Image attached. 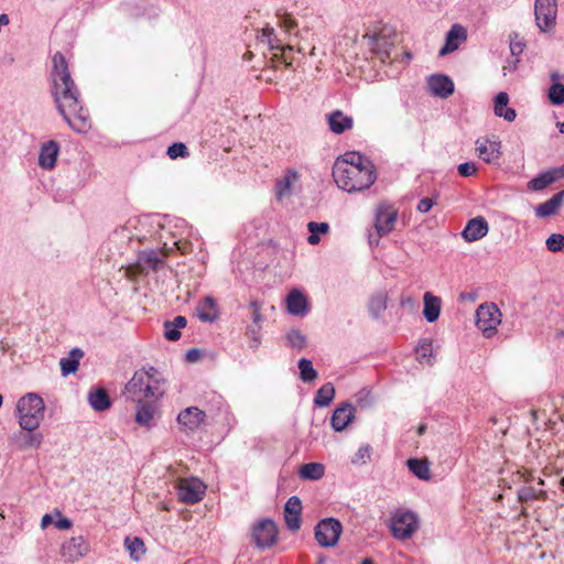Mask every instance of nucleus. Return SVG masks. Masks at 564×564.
<instances>
[{
	"instance_id": "1",
	"label": "nucleus",
	"mask_w": 564,
	"mask_h": 564,
	"mask_svg": "<svg viewBox=\"0 0 564 564\" xmlns=\"http://www.w3.org/2000/svg\"><path fill=\"white\" fill-rule=\"evenodd\" d=\"M52 96L65 122L77 133L91 128L88 110L80 101V93L72 78L65 56L56 52L52 58Z\"/></svg>"
},
{
	"instance_id": "2",
	"label": "nucleus",
	"mask_w": 564,
	"mask_h": 564,
	"mask_svg": "<svg viewBox=\"0 0 564 564\" xmlns=\"http://www.w3.org/2000/svg\"><path fill=\"white\" fill-rule=\"evenodd\" d=\"M164 386L165 378L155 367H143L126 383L123 394L132 402L158 401L165 394Z\"/></svg>"
},
{
	"instance_id": "3",
	"label": "nucleus",
	"mask_w": 564,
	"mask_h": 564,
	"mask_svg": "<svg viewBox=\"0 0 564 564\" xmlns=\"http://www.w3.org/2000/svg\"><path fill=\"white\" fill-rule=\"evenodd\" d=\"M333 177L337 186L348 193L369 188L376 181V170L349 167L345 163H335Z\"/></svg>"
},
{
	"instance_id": "4",
	"label": "nucleus",
	"mask_w": 564,
	"mask_h": 564,
	"mask_svg": "<svg viewBox=\"0 0 564 564\" xmlns=\"http://www.w3.org/2000/svg\"><path fill=\"white\" fill-rule=\"evenodd\" d=\"M45 404L40 394L26 393L17 403L19 424L22 430L31 432L36 430L44 417Z\"/></svg>"
},
{
	"instance_id": "5",
	"label": "nucleus",
	"mask_w": 564,
	"mask_h": 564,
	"mask_svg": "<svg viewBox=\"0 0 564 564\" xmlns=\"http://www.w3.org/2000/svg\"><path fill=\"white\" fill-rule=\"evenodd\" d=\"M500 323L501 312L495 303H482L476 310V326L486 338H491L497 333Z\"/></svg>"
},
{
	"instance_id": "6",
	"label": "nucleus",
	"mask_w": 564,
	"mask_h": 564,
	"mask_svg": "<svg viewBox=\"0 0 564 564\" xmlns=\"http://www.w3.org/2000/svg\"><path fill=\"white\" fill-rule=\"evenodd\" d=\"M419 528V518L412 511H397L391 517L390 529L395 539L406 540Z\"/></svg>"
},
{
	"instance_id": "7",
	"label": "nucleus",
	"mask_w": 564,
	"mask_h": 564,
	"mask_svg": "<svg viewBox=\"0 0 564 564\" xmlns=\"http://www.w3.org/2000/svg\"><path fill=\"white\" fill-rule=\"evenodd\" d=\"M341 531V523L337 519L326 518L315 527V540L321 546L330 547L337 544Z\"/></svg>"
},
{
	"instance_id": "8",
	"label": "nucleus",
	"mask_w": 564,
	"mask_h": 564,
	"mask_svg": "<svg viewBox=\"0 0 564 564\" xmlns=\"http://www.w3.org/2000/svg\"><path fill=\"white\" fill-rule=\"evenodd\" d=\"M557 12L556 0H535L534 14L538 28L547 32L555 24Z\"/></svg>"
},
{
	"instance_id": "9",
	"label": "nucleus",
	"mask_w": 564,
	"mask_h": 564,
	"mask_svg": "<svg viewBox=\"0 0 564 564\" xmlns=\"http://www.w3.org/2000/svg\"><path fill=\"white\" fill-rule=\"evenodd\" d=\"M252 536L258 547H270L278 539L276 524L271 519H263L254 525Z\"/></svg>"
},
{
	"instance_id": "10",
	"label": "nucleus",
	"mask_w": 564,
	"mask_h": 564,
	"mask_svg": "<svg viewBox=\"0 0 564 564\" xmlns=\"http://www.w3.org/2000/svg\"><path fill=\"white\" fill-rule=\"evenodd\" d=\"M89 552V543L83 535L72 536L61 547V556L65 562H76Z\"/></svg>"
},
{
	"instance_id": "11",
	"label": "nucleus",
	"mask_w": 564,
	"mask_h": 564,
	"mask_svg": "<svg viewBox=\"0 0 564 564\" xmlns=\"http://www.w3.org/2000/svg\"><path fill=\"white\" fill-rule=\"evenodd\" d=\"M206 486L197 478L185 480L178 486V497L184 503L194 505L199 502L205 495Z\"/></svg>"
},
{
	"instance_id": "12",
	"label": "nucleus",
	"mask_w": 564,
	"mask_h": 564,
	"mask_svg": "<svg viewBox=\"0 0 564 564\" xmlns=\"http://www.w3.org/2000/svg\"><path fill=\"white\" fill-rule=\"evenodd\" d=\"M356 408L348 401L340 403L333 412L330 425L335 432L344 431L355 419Z\"/></svg>"
},
{
	"instance_id": "13",
	"label": "nucleus",
	"mask_w": 564,
	"mask_h": 564,
	"mask_svg": "<svg viewBox=\"0 0 564 564\" xmlns=\"http://www.w3.org/2000/svg\"><path fill=\"white\" fill-rule=\"evenodd\" d=\"M302 501L297 496H292L284 505V521L290 531H297L301 527Z\"/></svg>"
},
{
	"instance_id": "14",
	"label": "nucleus",
	"mask_w": 564,
	"mask_h": 564,
	"mask_svg": "<svg viewBox=\"0 0 564 564\" xmlns=\"http://www.w3.org/2000/svg\"><path fill=\"white\" fill-rule=\"evenodd\" d=\"M500 149L501 143L498 140H491L488 138H479L476 140V151L478 152V156L486 163L497 161L501 155Z\"/></svg>"
},
{
	"instance_id": "15",
	"label": "nucleus",
	"mask_w": 564,
	"mask_h": 564,
	"mask_svg": "<svg viewBox=\"0 0 564 564\" xmlns=\"http://www.w3.org/2000/svg\"><path fill=\"white\" fill-rule=\"evenodd\" d=\"M206 414L197 406H189L181 411L177 422L185 431H196L204 423Z\"/></svg>"
},
{
	"instance_id": "16",
	"label": "nucleus",
	"mask_w": 564,
	"mask_h": 564,
	"mask_svg": "<svg viewBox=\"0 0 564 564\" xmlns=\"http://www.w3.org/2000/svg\"><path fill=\"white\" fill-rule=\"evenodd\" d=\"M285 304L288 312L294 316H305L310 312L307 297L297 289H293L289 292Z\"/></svg>"
},
{
	"instance_id": "17",
	"label": "nucleus",
	"mask_w": 564,
	"mask_h": 564,
	"mask_svg": "<svg viewBox=\"0 0 564 564\" xmlns=\"http://www.w3.org/2000/svg\"><path fill=\"white\" fill-rule=\"evenodd\" d=\"M430 91L437 97L447 98L454 93V83L443 74H433L427 79Z\"/></svg>"
},
{
	"instance_id": "18",
	"label": "nucleus",
	"mask_w": 564,
	"mask_h": 564,
	"mask_svg": "<svg viewBox=\"0 0 564 564\" xmlns=\"http://www.w3.org/2000/svg\"><path fill=\"white\" fill-rule=\"evenodd\" d=\"M488 231L489 226L487 220L482 216H478L468 220L462 231V236L467 242H474L485 237Z\"/></svg>"
},
{
	"instance_id": "19",
	"label": "nucleus",
	"mask_w": 564,
	"mask_h": 564,
	"mask_svg": "<svg viewBox=\"0 0 564 564\" xmlns=\"http://www.w3.org/2000/svg\"><path fill=\"white\" fill-rule=\"evenodd\" d=\"M368 41L370 50L379 56L381 62H386L390 57L392 43L382 33H367L364 36Z\"/></svg>"
},
{
	"instance_id": "20",
	"label": "nucleus",
	"mask_w": 564,
	"mask_h": 564,
	"mask_svg": "<svg viewBox=\"0 0 564 564\" xmlns=\"http://www.w3.org/2000/svg\"><path fill=\"white\" fill-rule=\"evenodd\" d=\"M397 220V212L379 206L376 213L375 227L379 237L389 234L393 229V225Z\"/></svg>"
},
{
	"instance_id": "21",
	"label": "nucleus",
	"mask_w": 564,
	"mask_h": 564,
	"mask_svg": "<svg viewBox=\"0 0 564 564\" xmlns=\"http://www.w3.org/2000/svg\"><path fill=\"white\" fill-rule=\"evenodd\" d=\"M58 153L59 144L56 141L44 142L39 153V165L44 170H52L56 165Z\"/></svg>"
},
{
	"instance_id": "22",
	"label": "nucleus",
	"mask_w": 564,
	"mask_h": 564,
	"mask_svg": "<svg viewBox=\"0 0 564 564\" xmlns=\"http://www.w3.org/2000/svg\"><path fill=\"white\" fill-rule=\"evenodd\" d=\"M137 404L135 422L141 426H152V421L158 411V404L154 400L134 402Z\"/></svg>"
},
{
	"instance_id": "23",
	"label": "nucleus",
	"mask_w": 564,
	"mask_h": 564,
	"mask_svg": "<svg viewBox=\"0 0 564 564\" xmlns=\"http://www.w3.org/2000/svg\"><path fill=\"white\" fill-rule=\"evenodd\" d=\"M466 30L459 24H454L446 34V42L440 50V56L456 51L459 46V42L466 40Z\"/></svg>"
},
{
	"instance_id": "24",
	"label": "nucleus",
	"mask_w": 564,
	"mask_h": 564,
	"mask_svg": "<svg viewBox=\"0 0 564 564\" xmlns=\"http://www.w3.org/2000/svg\"><path fill=\"white\" fill-rule=\"evenodd\" d=\"M197 317L205 323H213L219 317V311L216 300L212 296H206L196 306Z\"/></svg>"
},
{
	"instance_id": "25",
	"label": "nucleus",
	"mask_w": 564,
	"mask_h": 564,
	"mask_svg": "<svg viewBox=\"0 0 564 564\" xmlns=\"http://www.w3.org/2000/svg\"><path fill=\"white\" fill-rule=\"evenodd\" d=\"M329 130L336 134H341L352 128L354 120L340 110H334L327 116Z\"/></svg>"
},
{
	"instance_id": "26",
	"label": "nucleus",
	"mask_w": 564,
	"mask_h": 564,
	"mask_svg": "<svg viewBox=\"0 0 564 564\" xmlns=\"http://www.w3.org/2000/svg\"><path fill=\"white\" fill-rule=\"evenodd\" d=\"M563 198L564 191L557 192L550 199L535 207V216L539 218H546L555 215L563 202Z\"/></svg>"
},
{
	"instance_id": "27",
	"label": "nucleus",
	"mask_w": 564,
	"mask_h": 564,
	"mask_svg": "<svg viewBox=\"0 0 564 564\" xmlns=\"http://www.w3.org/2000/svg\"><path fill=\"white\" fill-rule=\"evenodd\" d=\"M424 307L423 316L429 323H434L438 319L441 313V299L426 292L423 296Z\"/></svg>"
},
{
	"instance_id": "28",
	"label": "nucleus",
	"mask_w": 564,
	"mask_h": 564,
	"mask_svg": "<svg viewBox=\"0 0 564 564\" xmlns=\"http://www.w3.org/2000/svg\"><path fill=\"white\" fill-rule=\"evenodd\" d=\"M88 403L97 412L106 411L111 406V400L104 388L89 391Z\"/></svg>"
},
{
	"instance_id": "29",
	"label": "nucleus",
	"mask_w": 564,
	"mask_h": 564,
	"mask_svg": "<svg viewBox=\"0 0 564 564\" xmlns=\"http://www.w3.org/2000/svg\"><path fill=\"white\" fill-rule=\"evenodd\" d=\"M187 324L186 317L175 316L172 321L164 322V337L170 341H176L181 338V329Z\"/></svg>"
},
{
	"instance_id": "30",
	"label": "nucleus",
	"mask_w": 564,
	"mask_h": 564,
	"mask_svg": "<svg viewBox=\"0 0 564 564\" xmlns=\"http://www.w3.org/2000/svg\"><path fill=\"white\" fill-rule=\"evenodd\" d=\"M336 163H345L349 167H357L360 170H376L373 163L365 155L358 152H346L340 161Z\"/></svg>"
},
{
	"instance_id": "31",
	"label": "nucleus",
	"mask_w": 564,
	"mask_h": 564,
	"mask_svg": "<svg viewBox=\"0 0 564 564\" xmlns=\"http://www.w3.org/2000/svg\"><path fill=\"white\" fill-rule=\"evenodd\" d=\"M84 356V352L79 348H73L69 357L62 358L59 361L61 371L63 376L75 373L79 367V360Z\"/></svg>"
},
{
	"instance_id": "32",
	"label": "nucleus",
	"mask_w": 564,
	"mask_h": 564,
	"mask_svg": "<svg viewBox=\"0 0 564 564\" xmlns=\"http://www.w3.org/2000/svg\"><path fill=\"white\" fill-rule=\"evenodd\" d=\"M387 293L383 291H379L370 297L368 303V311L375 319H378L381 316V314L387 310Z\"/></svg>"
},
{
	"instance_id": "33",
	"label": "nucleus",
	"mask_w": 564,
	"mask_h": 564,
	"mask_svg": "<svg viewBox=\"0 0 564 564\" xmlns=\"http://www.w3.org/2000/svg\"><path fill=\"white\" fill-rule=\"evenodd\" d=\"M299 180V174L294 170H289L285 175L276 181L275 192L279 198L290 196L292 185Z\"/></svg>"
},
{
	"instance_id": "34",
	"label": "nucleus",
	"mask_w": 564,
	"mask_h": 564,
	"mask_svg": "<svg viewBox=\"0 0 564 564\" xmlns=\"http://www.w3.org/2000/svg\"><path fill=\"white\" fill-rule=\"evenodd\" d=\"M138 262L142 269L148 268L156 271L163 263V259L159 251L151 249L142 251L138 257Z\"/></svg>"
},
{
	"instance_id": "35",
	"label": "nucleus",
	"mask_w": 564,
	"mask_h": 564,
	"mask_svg": "<svg viewBox=\"0 0 564 564\" xmlns=\"http://www.w3.org/2000/svg\"><path fill=\"white\" fill-rule=\"evenodd\" d=\"M409 470L421 480L431 479L430 463L427 459L410 458L406 460Z\"/></svg>"
},
{
	"instance_id": "36",
	"label": "nucleus",
	"mask_w": 564,
	"mask_h": 564,
	"mask_svg": "<svg viewBox=\"0 0 564 564\" xmlns=\"http://www.w3.org/2000/svg\"><path fill=\"white\" fill-rule=\"evenodd\" d=\"M335 387L332 382L324 383L314 397V404L319 408L328 406L335 398Z\"/></svg>"
},
{
	"instance_id": "37",
	"label": "nucleus",
	"mask_w": 564,
	"mask_h": 564,
	"mask_svg": "<svg viewBox=\"0 0 564 564\" xmlns=\"http://www.w3.org/2000/svg\"><path fill=\"white\" fill-rule=\"evenodd\" d=\"M325 474V467L321 463H307L301 466L299 475L302 479L318 480Z\"/></svg>"
},
{
	"instance_id": "38",
	"label": "nucleus",
	"mask_w": 564,
	"mask_h": 564,
	"mask_svg": "<svg viewBox=\"0 0 564 564\" xmlns=\"http://www.w3.org/2000/svg\"><path fill=\"white\" fill-rule=\"evenodd\" d=\"M124 546L129 551L131 560L138 562L145 553V545L142 539L138 536H127L124 539Z\"/></svg>"
},
{
	"instance_id": "39",
	"label": "nucleus",
	"mask_w": 564,
	"mask_h": 564,
	"mask_svg": "<svg viewBox=\"0 0 564 564\" xmlns=\"http://www.w3.org/2000/svg\"><path fill=\"white\" fill-rule=\"evenodd\" d=\"M554 183V177L550 176L549 171L540 173L538 176L530 180L527 184L528 189L539 192Z\"/></svg>"
},
{
	"instance_id": "40",
	"label": "nucleus",
	"mask_w": 564,
	"mask_h": 564,
	"mask_svg": "<svg viewBox=\"0 0 564 564\" xmlns=\"http://www.w3.org/2000/svg\"><path fill=\"white\" fill-rule=\"evenodd\" d=\"M300 378L303 382L314 381L318 373L314 369L313 364L310 359L302 358L299 360Z\"/></svg>"
},
{
	"instance_id": "41",
	"label": "nucleus",
	"mask_w": 564,
	"mask_h": 564,
	"mask_svg": "<svg viewBox=\"0 0 564 564\" xmlns=\"http://www.w3.org/2000/svg\"><path fill=\"white\" fill-rule=\"evenodd\" d=\"M288 344L297 350H301L306 345V337L300 329L293 328L286 334Z\"/></svg>"
},
{
	"instance_id": "42",
	"label": "nucleus",
	"mask_w": 564,
	"mask_h": 564,
	"mask_svg": "<svg viewBox=\"0 0 564 564\" xmlns=\"http://www.w3.org/2000/svg\"><path fill=\"white\" fill-rule=\"evenodd\" d=\"M549 100L552 105L561 106L564 104V85L554 83L547 94Z\"/></svg>"
},
{
	"instance_id": "43",
	"label": "nucleus",
	"mask_w": 564,
	"mask_h": 564,
	"mask_svg": "<svg viewBox=\"0 0 564 564\" xmlns=\"http://www.w3.org/2000/svg\"><path fill=\"white\" fill-rule=\"evenodd\" d=\"M509 47H510L511 57L520 58L521 54L524 51L525 42L519 36L518 33L512 32L510 34Z\"/></svg>"
},
{
	"instance_id": "44",
	"label": "nucleus",
	"mask_w": 564,
	"mask_h": 564,
	"mask_svg": "<svg viewBox=\"0 0 564 564\" xmlns=\"http://www.w3.org/2000/svg\"><path fill=\"white\" fill-rule=\"evenodd\" d=\"M547 250L551 252H560L564 250V235L552 234L545 241Z\"/></svg>"
},
{
	"instance_id": "45",
	"label": "nucleus",
	"mask_w": 564,
	"mask_h": 564,
	"mask_svg": "<svg viewBox=\"0 0 564 564\" xmlns=\"http://www.w3.org/2000/svg\"><path fill=\"white\" fill-rule=\"evenodd\" d=\"M167 155L175 160L177 158H187L189 155L187 148L182 142H174L167 148Z\"/></svg>"
},
{
	"instance_id": "46",
	"label": "nucleus",
	"mask_w": 564,
	"mask_h": 564,
	"mask_svg": "<svg viewBox=\"0 0 564 564\" xmlns=\"http://www.w3.org/2000/svg\"><path fill=\"white\" fill-rule=\"evenodd\" d=\"M42 441H43V435L41 433L31 431V432H28L26 434H24L22 446L24 448L39 447L42 444Z\"/></svg>"
},
{
	"instance_id": "47",
	"label": "nucleus",
	"mask_w": 564,
	"mask_h": 564,
	"mask_svg": "<svg viewBox=\"0 0 564 564\" xmlns=\"http://www.w3.org/2000/svg\"><path fill=\"white\" fill-rule=\"evenodd\" d=\"M278 19L279 25L283 28L288 33H291L297 26L295 19L286 12L278 13Z\"/></svg>"
},
{
	"instance_id": "48",
	"label": "nucleus",
	"mask_w": 564,
	"mask_h": 564,
	"mask_svg": "<svg viewBox=\"0 0 564 564\" xmlns=\"http://www.w3.org/2000/svg\"><path fill=\"white\" fill-rule=\"evenodd\" d=\"M371 446L366 444L359 447L355 457L351 459L352 464H366V462L370 458L371 455Z\"/></svg>"
},
{
	"instance_id": "49",
	"label": "nucleus",
	"mask_w": 564,
	"mask_h": 564,
	"mask_svg": "<svg viewBox=\"0 0 564 564\" xmlns=\"http://www.w3.org/2000/svg\"><path fill=\"white\" fill-rule=\"evenodd\" d=\"M260 332H261V325L253 324L248 327L247 335L249 336L251 343L250 347L256 349L260 345Z\"/></svg>"
},
{
	"instance_id": "50",
	"label": "nucleus",
	"mask_w": 564,
	"mask_h": 564,
	"mask_svg": "<svg viewBox=\"0 0 564 564\" xmlns=\"http://www.w3.org/2000/svg\"><path fill=\"white\" fill-rule=\"evenodd\" d=\"M509 102V96L505 91L498 93V95L495 97V115L500 116L501 111L507 108V105Z\"/></svg>"
},
{
	"instance_id": "51",
	"label": "nucleus",
	"mask_w": 564,
	"mask_h": 564,
	"mask_svg": "<svg viewBox=\"0 0 564 564\" xmlns=\"http://www.w3.org/2000/svg\"><path fill=\"white\" fill-rule=\"evenodd\" d=\"M539 494L533 487H522L518 490V500L525 502L529 500L539 499Z\"/></svg>"
},
{
	"instance_id": "52",
	"label": "nucleus",
	"mask_w": 564,
	"mask_h": 564,
	"mask_svg": "<svg viewBox=\"0 0 564 564\" xmlns=\"http://www.w3.org/2000/svg\"><path fill=\"white\" fill-rule=\"evenodd\" d=\"M457 171L460 176L469 177L476 174L477 166L474 162H464L457 166Z\"/></svg>"
},
{
	"instance_id": "53",
	"label": "nucleus",
	"mask_w": 564,
	"mask_h": 564,
	"mask_svg": "<svg viewBox=\"0 0 564 564\" xmlns=\"http://www.w3.org/2000/svg\"><path fill=\"white\" fill-rule=\"evenodd\" d=\"M356 402L361 408L370 406L372 404V398H371L370 391L365 390V389L360 390L356 394Z\"/></svg>"
},
{
	"instance_id": "54",
	"label": "nucleus",
	"mask_w": 564,
	"mask_h": 564,
	"mask_svg": "<svg viewBox=\"0 0 564 564\" xmlns=\"http://www.w3.org/2000/svg\"><path fill=\"white\" fill-rule=\"evenodd\" d=\"M274 40V29L271 26H265L261 31V41H267V43L270 45L271 48H278V45L273 44Z\"/></svg>"
},
{
	"instance_id": "55",
	"label": "nucleus",
	"mask_w": 564,
	"mask_h": 564,
	"mask_svg": "<svg viewBox=\"0 0 564 564\" xmlns=\"http://www.w3.org/2000/svg\"><path fill=\"white\" fill-rule=\"evenodd\" d=\"M417 352V359L420 362L423 360H429V357L432 356V344L431 343H423L420 348L416 350Z\"/></svg>"
},
{
	"instance_id": "56",
	"label": "nucleus",
	"mask_w": 564,
	"mask_h": 564,
	"mask_svg": "<svg viewBox=\"0 0 564 564\" xmlns=\"http://www.w3.org/2000/svg\"><path fill=\"white\" fill-rule=\"evenodd\" d=\"M436 200L431 198V197H424L422 199H420L417 206H416V209L420 212V213H427L431 210V208L435 205Z\"/></svg>"
},
{
	"instance_id": "57",
	"label": "nucleus",
	"mask_w": 564,
	"mask_h": 564,
	"mask_svg": "<svg viewBox=\"0 0 564 564\" xmlns=\"http://www.w3.org/2000/svg\"><path fill=\"white\" fill-rule=\"evenodd\" d=\"M308 231H315L317 235L319 234H327L329 230V225L327 223H316V221H310L307 225Z\"/></svg>"
},
{
	"instance_id": "58",
	"label": "nucleus",
	"mask_w": 564,
	"mask_h": 564,
	"mask_svg": "<svg viewBox=\"0 0 564 564\" xmlns=\"http://www.w3.org/2000/svg\"><path fill=\"white\" fill-rule=\"evenodd\" d=\"M519 63H520V58H518V57L508 58L506 61V64L502 67L503 74L506 75L507 72H509V73L516 72L518 69Z\"/></svg>"
},
{
	"instance_id": "59",
	"label": "nucleus",
	"mask_w": 564,
	"mask_h": 564,
	"mask_svg": "<svg viewBox=\"0 0 564 564\" xmlns=\"http://www.w3.org/2000/svg\"><path fill=\"white\" fill-rule=\"evenodd\" d=\"M57 516L59 519L55 522V527L59 530H68L72 528L73 523L68 518L62 517L61 512L57 511Z\"/></svg>"
},
{
	"instance_id": "60",
	"label": "nucleus",
	"mask_w": 564,
	"mask_h": 564,
	"mask_svg": "<svg viewBox=\"0 0 564 564\" xmlns=\"http://www.w3.org/2000/svg\"><path fill=\"white\" fill-rule=\"evenodd\" d=\"M550 173V176L554 177V182L564 178V164L557 167H553L547 170Z\"/></svg>"
},
{
	"instance_id": "61",
	"label": "nucleus",
	"mask_w": 564,
	"mask_h": 564,
	"mask_svg": "<svg viewBox=\"0 0 564 564\" xmlns=\"http://www.w3.org/2000/svg\"><path fill=\"white\" fill-rule=\"evenodd\" d=\"M550 173V176L554 177V182L564 178V164L557 167H553L547 170Z\"/></svg>"
},
{
	"instance_id": "62",
	"label": "nucleus",
	"mask_w": 564,
	"mask_h": 564,
	"mask_svg": "<svg viewBox=\"0 0 564 564\" xmlns=\"http://www.w3.org/2000/svg\"><path fill=\"white\" fill-rule=\"evenodd\" d=\"M200 356H202L200 350L197 348H193L186 352V360L188 362H195L200 358Z\"/></svg>"
},
{
	"instance_id": "63",
	"label": "nucleus",
	"mask_w": 564,
	"mask_h": 564,
	"mask_svg": "<svg viewBox=\"0 0 564 564\" xmlns=\"http://www.w3.org/2000/svg\"><path fill=\"white\" fill-rule=\"evenodd\" d=\"M499 117H502L508 122H512L517 117V112L513 108H506Z\"/></svg>"
},
{
	"instance_id": "64",
	"label": "nucleus",
	"mask_w": 564,
	"mask_h": 564,
	"mask_svg": "<svg viewBox=\"0 0 564 564\" xmlns=\"http://www.w3.org/2000/svg\"><path fill=\"white\" fill-rule=\"evenodd\" d=\"M251 319H252V323L258 325L263 322V315L261 314V310L260 311H256V312H251Z\"/></svg>"
}]
</instances>
